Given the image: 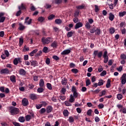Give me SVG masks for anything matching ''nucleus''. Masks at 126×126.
I'll return each mask as SVG.
<instances>
[{
    "instance_id": "obj_59",
    "label": "nucleus",
    "mask_w": 126,
    "mask_h": 126,
    "mask_svg": "<svg viewBox=\"0 0 126 126\" xmlns=\"http://www.w3.org/2000/svg\"><path fill=\"white\" fill-rule=\"evenodd\" d=\"M38 21H39L40 22H43L44 21V17H39L38 18Z\"/></svg>"
},
{
    "instance_id": "obj_29",
    "label": "nucleus",
    "mask_w": 126,
    "mask_h": 126,
    "mask_svg": "<svg viewBox=\"0 0 126 126\" xmlns=\"http://www.w3.org/2000/svg\"><path fill=\"white\" fill-rule=\"evenodd\" d=\"M55 22L56 24H62L63 21L61 19H57L55 20Z\"/></svg>"
},
{
    "instance_id": "obj_4",
    "label": "nucleus",
    "mask_w": 126,
    "mask_h": 126,
    "mask_svg": "<svg viewBox=\"0 0 126 126\" xmlns=\"http://www.w3.org/2000/svg\"><path fill=\"white\" fill-rule=\"evenodd\" d=\"M72 92L73 93V97L74 98H77V97H78V93L76 92V89L75 88V87H72Z\"/></svg>"
},
{
    "instance_id": "obj_44",
    "label": "nucleus",
    "mask_w": 126,
    "mask_h": 126,
    "mask_svg": "<svg viewBox=\"0 0 126 126\" xmlns=\"http://www.w3.org/2000/svg\"><path fill=\"white\" fill-rule=\"evenodd\" d=\"M109 32L111 34H114L115 33V29L114 28H111L109 30Z\"/></svg>"
},
{
    "instance_id": "obj_58",
    "label": "nucleus",
    "mask_w": 126,
    "mask_h": 126,
    "mask_svg": "<svg viewBox=\"0 0 126 126\" xmlns=\"http://www.w3.org/2000/svg\"><path fill=\"white\" fill-rule=\"evenodd\" d=\"M13 63L15 65H17L18 64V61H17V58H15L13 61Z\"/></svg>"
},
{
    "instance_id": "obj_9",
    "label": "nucleus",
    "mask_w": 126,
    "mask_h": 126,
    "mask_svg": "<svg viewBox=\"0 0 126 126\" xmlns=\"http://www.w3.org/2000/svg\"><path fill=\"white\" fill-rule=\"evenodd\" d=\"M8 73H9V70H8V69L7 68L2 69L0 71L1 74H8Z\"/></svg>"
},
{
    "instance_id": "obj_54",
    "label": "nucleus",
    "mask_w": 126,
    "mask_h": 126,
    "mask_svg": "<svg viewBox=\"0 0 126 126\" xmlns=\"http://www.w3.org/2000/svg\"><path fill=\"white\" fill-rule=\"evenodd\" d=\"M43 53L47 54V53H48V47L45 46L43 49Z\"/></svg>"
},
{
    "instance_id": "obj_10",
    "label": "nucleus",
    "mask_w": 126,
    "mask_h": 126,
    "mask_svg": "<svg viewBox=\"0 0 126 126\" xmlns=\"http://www.w3.org/2000/svg\"><path fill=\"white\" fill-rule=\"evenodd\" d=\"M82 26H83V24H82V23H77L75 26V29H78V28H80V27H82Z\"/></svg>"
},
{
    "instance_id": "obj_51",
    "label": "nucleus",
    "mask_w": 126,
    "mask_h": 126,
    "mask_svg": "<svg viewBox=\"0 0 126 126\" xmlns=\"http://www.w3.org/2000/svg\"><path fill=\"white\" fill-rule=\"evenodd\" d=\"M86 86H89V85H90L91 84V82H90V79H87L86 80Z\"/></svg>"
},
{
    "instance_id": "obj_57",
    "label": "nucleus",
    "mask_w": 126,
    "mask_h": 126,
    "mask_svg": "<svg viewBox=\"0 0 126 126\" xmlns=\"http://www.w3.org/2000/svg\"><path fill=\"white\" fill-rule=\"evenodd\" d=\"M41 103L42 107L43 106V107H46V106L48 105V103H47V102L45 101H42Z\"/></svg>"
},
{
    "instance_id": "obj_22",
    "label": "nucleus",
    "mask_w": 126,
    "mask_h": 126,
    "mask_svg": "<svg viewBox=\"0 0 126 126\" xmlns=\"http://www.w3.org/2000/svg\"><path fill=\"white\" fill-rule=\"evenodd\" d=\"M30 97L32 100H36L37 99V95L35 94H31Z\"/></svg>"
},
{
    "instance_id": "obj_36",
    "label": "nucleus",
    "mask_w": 126,
    "mask_h": 126,
    "mask_svg": "<svg viewBox=\"0 0 126 126\" xmlns=\"http://www.w3.org/2000/svg\"><path fill=\"white\" fill-rule=\"evenodd\" d=\"M59 97L60 99H61V100H62L63 101H64V100H65V99H66V97L63 94H61Z\"/></svg>"
},
{
    "instance_id": "obj_7",
    "label": "nucleus",
    "mask_w": 126,
    "mask_h": 126,
    "mask_svg": "<svg viewBox=\"0 0 126 126\" xmlns=\"http://www.w3.org/2000/svg\"><path fill=\"white\" fill-rule=\"evenodd\" d=\"M5 13L3 12L0 13V23H2L4 22L5 20V17H4Z\"/></svg>"
},
{
    "instance_id": "obj_61",
    "label": "nucleus",
    "mask_w": 126,
    "mask_h": 126,
    "mask_svg": "<svg viewBox=\"0 0 126 126\" xmlns=\"http://www.w3.org/2000/svg\"><path fill=\"white\" fill-rule=\"evenodd\" d=\"M21 10H19V11H18L16 14V16H20V15H21Z\"/></svg>"
},
{
    "instance_id": "obj_64",
    "label": "nucleus",
    "mask_w": 126,
    "mask_h": 126,
    "mask_svg": "<svg viewBox=\"0 0 126 126\" xmlns=\"http://www.w3.org/2000/svg\"><path fill=\"white\" fill-rule=\"evenodd\" d=\"M45 112H46V109L45 108H41L40 110V114H43Z\"/></svg>"
},
{
    "instance_id": "obj_32",
    "label": "nucleus",
    "mask_w": 126,
    "mask_h": 126,
    "mask_svg": "<svg viewBox=\"0 0 126 126\" xmlns=\"http://www.w3.org/2000/svg\"><path fill=\"white\" fill-rule=\"evenodd\" d=\"M54 17H56V16L54 14H51L48 16V20H53V19H54Z\"/></svg>"
},
{
    "instance_id": "obj_40",
    "label": "nucleus",
    "mask_w": 126,
    "mask_h": 126,
    "mask_svg": "<svg viewBox=\"0 0 126 126\" xmlns=\"http://www.w3.org/2000/svg\"><path fill=\"white\" fill-rule=\"evenodd\" d=\"M68 121L70 123H73V122H74V119L72 117V116L69 117Z\"/></svg>"
},
{
    "instance_id": "obj_28",
    "label": "nucleus",
    "mask_w": 126,
    "mask_h": 126,
    "mask_svg": "<svg viewBox=\"0 0 126 126\" xmlns=\"http://www.w3.org/2000/svg\"><path fill=\"white\" fill-rule=\"evenodd\" d=\"M18 8L20 9H26V5L25 4L22 3L21 6H19Z\"/></svg>"
},
{
    "instance_id": "obj_49",
    "label": "nucleus",
    "mask_w": 126,
    "mask_h": 126,
    "mask_svg": "<svg viewBox=\"0 0 126 126\" xmlns=\"http://www.w3.org/2000/svg\"><path fill=\"white\" fill-rule=\"evenodd\" d=\"M65 92H66V89L64 88H63L61 90V93H63V95L65 94Z\"/></svg>"
},
{
    "instance_id": "obj_12",
    "label": "nucleus",
    "mask_w": 126,
    "mask_h": 126,
    "mask_svg": "<svg viewBox=\"0 0 126 126\" xmlns=\"http://www.w3.org/2000/svg\"><path fill=\"white\" fill-rule=\"evenodd\" d=\"M19 73L20 75H25L26 74V71L24 69H20L19 71Z\"/></svg>"
},
{
    "instance_id": "obj_15",
    "label": "nucleus",
    "mask_w": 126,
    "mask_h": 126,
    "mask_svg": "<svg viewBox=\"0 0 126 126\" xmlns=\"http://www.w3.org/2000/svg\"><path fill=\"white\" fill-rule=\"evenodd\" d=\"M85 5L84 4H83L81 5L76 6V8L77 9H85Z\"/></svg>"
},
{
    "instance_id": "obj_5",
    "label": "nucleus",
    "mask_w": 126,
    "mask_h": 126,
    "mask_svg": "<svg viewBox=\"0 0 126 126\" xmlns=\"http://www.w3.org/2000/svg\"><path fill=\"white\" fill-rule=\"evenodd\" d=\"M22 104L23 106H24V107H26V106H28L29 105V101H28V99L26 98H24L22 100Z\"/></svg>"
},
{
    "instance_id": "obj_53",
    "label": "nucleus",
    "mask_w": 126,
    "mask_h": 126,
    "mask_svg": "<svg viewBox=\"0 0 126 126\" xmlns=\"http://www.w3.org/2000/svg\"><path fill=\"white\" fill-rule=\"evenodd\" d=\"M95 34L96 35H100V33H101V31L99 29H97L95 30Z\"/></svg>"
},
{
    "instance_id": "obj_35",
    "label": "nucleus",
    "mask_w": 126,
    "mask_h": 126,
    "mask_svg": "<svg viewBox=\"0 0 126 126\" xmlns=\"http://www.w3.org/2000/svg\"><path fill=\"white\" fill-rule=\"evenodd\" d=\"M91 24H90L88 22H87L85 24V27L87 28V29H90L91 28V26L90 25Z\"/></svg>"
},
{
    "instance_id": "obj_16",
    "label": "nucleus",
    "mask_w": 126,
    "mask_h": 126,
    "mask_svg": "<svg viewBox=\"0 0 126 126\" xmlns=\"http://www.w3.org/2000/svg\"><path fill=\"white\" fill-rule=\"evenodd\" d=\"M40 87H44V85H45V82L43 79H41L39 83Z\"/></svg>"
},
{
    "instance_id": "obj_21",
    "label": "nucleus",
    "mask_w": 126,
    "mask_h": 126,
    "mask_svg": "<svg viewBox=\"0 0 126 126\" xmlns=\"http://www.w3.org/2000/svg\"><path fill=\"white\" fill-rule=\"evenodd\" d=\"M67 83V79L65 78H63L62 80V85H66Z\"/></svg>"
},
{
    "instance_id": "obj_11",
    "label": "nucleus",
    "mask_w": 126,
    "mask_h": 126,
    "mask_svg": "<svg viewBox=\"0 0 126 126\" xmlns=\"http://www.w3.org/2000/svg\"><path fill=\"white\" fill-rule=\"evenodd\" d=\"M10 80L12 83H15L16 82V77L14 75H12L10 77Z\"/></svg>"
},
{
    "instance_id": "obj_38",
    "label": "nucleus",
    "mask_w": 126,
    "mask_h": 126,
    "mask_svg": "<svg viewBox=\"0 0 126 126\" xmlns=\"http://www.w3.org/2000/svg\"><path fill=\"white\" fill-rule=\"evenodd\" d=\"M120 112H122L123 114H126V108L125 107H122L121 108Z\"/></svg>"
},
{
    "instance_id": "obj_24",
    "label": "nucleus",
    "mask_w": 126,
    "mask_h": 126,
    "mask_svg": "<svg viewBox=\"0 0 126 126\" xmlns=\"http://www.w3.org/2000/svg\"><path fill=\"white\" fill-rule=\"evenodd\" d=\"M31 65H32V66H33L34 67H35V66H37V64H38V63H37V61H32L31 62Z\"/></svg>"
},
{
    "instance_id": "obj_55",
    "label": "nucleus",
    "mask_w": 126,
    "mask_h": 126,
    "mask_svg": "<svg viewBox=\"0 0 126 126\" xmlns=\"http://www.w3.org/2000/svg\"><path fill=\"white\" fill-rule=\"evenodd\" d=\"M94 11L95 12H98L99 11V7L97 5H94Z\"/></svg>"
},
{
    "instance_id": "obj_26",
    "label": "nucleus",
    "mask_w": 126,
    "mask_h": 126,
    "mask_svg": "<svg viewBox=\"0 0 126 126\" xmlns=\"http://www.w3.org/2000/svg\"><path fill=\"white\" fill-rule=\"evenodd\" d=\"M111 87V80L110 79H108L107 83L106 84V88H110Z\"/></svg>"
},
{
    "instance_id": "obj_52",
    "label": "nucleus",
    "mask_w": 126,
    "mask_h": 126,
    "mask_svg": "<svg viewBox=\"0 0 126 126\" xmlns=\"http://www.w3.org/2000/svg\"><path fill=\"white\" fill-rule=\"evenodd\" d=\"M45 63L46 64H49L51 63V61L50 60V58H47L45 60Z\"/></svg>"
},
{
    "instance_id": "obj_47",
    "label": "nucleus",
    "mask_w": 126,
    "mask_h": 126,
    "mask_svg": "<svg viewBox=\"0 0 126 126\" xmlns=\"http://www.w3.org/2000/svg\"><path fill=\"white\" fill-rule=\"evenodd\" d=\"M104 58V63H108V61H109V57L107 56L106 57Z\"/></svg>"
},
{
    "instance_id": "obj_39",
    "label": "nucleus",
    "mask_w": 126,
    "mask_h": 126,
    "mask_svg": "<svg viewBox=\"0 0 126 126\" xmlns=\"http://www.w3.org/2000/svg\"><path fill=\"white\" fill-rule=\"evenodd\" d=\"M117 97L118 100H122V99H123V95L121 94H117Z\"/></svg>"
},
{
    "instance_id": "obj_2",
    "label": "nucleus",
    "mask_w": 126,
    "mask_h": 126,
    "mask_svg": "<svg viewBox=\"0 0 126 126\" xmlns=\"http://www.w3.org/2000/svg\"><path fill=\"white\" fill-rule=\"evenodd\" d=\"M51 39L52 38L51 37H47V38L42 37V42L44 45L46 44H50Z\"/></svg>"
},
{
    "instance_id": "obj_60",
    "label": "nucleus",
    "mask_w": 126,
    "mask_h": 126,
    "mask_svg": "<svg viewBox=\"0 0 126 126\" xmlns=\"http://www.w3.org/2000/svg\"><path fill=\"white\" fill-rule=\"evenodd\" d=\"M92 113V110L90 109L87 112V115H88V116H91V114Z\"/></svg>"
},
{
    "instance_id": "obj_62",
    "label": "nucleus",
    "mask_w": 126,
    "mask_h": 126,
    "mask_svg": "<svg viewBox=\"0 0 126 126\" xmlns=\"http://www.w3.org/2000/svg\"><path fill=\"white\" fill-rule=\"evenodd\" d=\"M88 21L90 24H92L94 23V20L93 19H88Z\"/></svg>"
},
{
    "instance_id": "obj_37",
    "label": "nucleus",
    "mask_w": 126,
    "mask_h": 126,
    "mask_svg": "<svg viewBox=\"0 0 126 126\" xmlns=\"http://www.w3.org/2000/svg\"><path fill=\"white\" fill-rule=\"evenodd\" d=\"M30 120H31V115H27V116H26V121L27 122H29V121H30Z\"/></svg>"
},
{
    "instance_id": "obj_45",
    "label": "nucleus",
    "mask_w": 126,
    "mask_h": 126,
    "mask_svg": "<svg viewBox=\"0 0 126 126\" xmlns=\"http://www.w3.org/2000/svg\"><path fill=\"white\" fill-rule=\"evenodd\" d=\"M120 58H121V60H126V55L125 54H121L120 56Z\"/></svg>"
},
{
    "instance_id": "obj_56",
    "label": "nucleus",
    "mask_w": 126,
    "mask_h": 126,
    "mask_svg": "<svg viewBox=\"0 0 126 126\" xmlns=\"http://www.w3.org/2000/svg\"><path fill=\"white\" fill-rule=\"evenodd\" d=\"M73 22H74V23H77V22H78V18L75 17V18H74L73 19Z\"/></svg>"
},
{
    "instance_id": "obj_63",
    "label": "nucleus",
    "mask_w": 126,
    "mask_h": 126,
    "mask_svg": "<svg viewBox=\"0 0 126 126\" xmlns=\"http://www.w3.org/2000/svg\"><path fill=\"white\" fill-rule=\"evenodd\" d=\"M13 125L15 126H20V124L15 122H12Z\"/></svg>"
},
{
    "instance_id": "obj_25",
    "label": "nucleus",
    "mask_w": 126,
    "mask_h": 126,
    "mask_svg": "<svg viewBox=\"0 0 126 126\" xmlns=\"http://www.w3.org/2000/svg\"><path fill=\"white\" fill-rule=\"evenodd\" d=\"M58 45V42L57 41H54L53 42H52L51 44V46L52 47V48H57V46Z\"/></svg>"
},
{
    "instance_id": "obj_33",
    "label": "nucleus",
    "mask_w": 126,
    "mask_h": 126,
    "mask_svg": "<svg viewBox=\"0 0 126 126\" xmlns=\"http://www.w3.org/2000/svg\"><path fill=\"white\" fill-rule=\"evenodd\" d=\"M19 121L20 123H24L25 122V119L24 117L21 116L19 118Z\"/></svg>"
},
{
    "instance_id": "obj_43",
    "label": "nucleus",
    "mask_w": 126,
    "mask_h": 126,
    "mask_svg": "<svg viewBox=\"0 0 126 126\" xmlns=\"http://www.w3.org/2000/svg\"><path fill=\"white\" fill-rule=\"evenodd\" d=\"M71 71L73 72V73L76 74V73L78 72V70H77L76 68H73L71 69Z\"/></svg>"
},
{
    "instance_id": "obj_31",
    "label": "nucleus",
    "mask_w": 126,
    "mask_h": 126,
    "mask_svg": "<svg viewBox=\"0 0 126 126\" xmlns=\"http://www.w3.org/2000/svg\"><path fill=\"white\" fill-rule=\"evenodd\" d=\"M46 86L49 90H53V87H52V84L50 83H47L46 84Z\"/></svg>"
},
{
    "instance_id": "obj_41",
    "label": "nucleus",
    "mask_w": 126,
    "mask_h": 126,
    "mask_svg": "<svg viewBox=\"0 0 126 126\" xmlns=\"http://www.w3.org/2000/svg\"><path fill=\"white\" fill-rule=\"evenodd\" d=\"M37 91L38 93H42L44 91V89L43 88H39L37 89Z\"/></svg>"
},
{
    "instance_id": "obj_50",
    "label": "nucleus",
    "mask_w": 126,
    "mask_h": 126,
    "mask_svg": "<svg viewBox=\"0 0 126 126\" xmlns=\"http://www.w3.org/2000/svg\"><path fill=\"white\" fill-rule=\"evenodd\" d=\"M65 105L67 106H72V104L70 103V102L69 101H65Z\"/></svg>"
},
{
    "instance_id": "obj_20",
    "label": "nucleus",
    "mask_w": 126,
    "mask_h": 126,
    "mask_svg": "<svg viewBox=\"0 0 126 126\" xmlns=\"http://www.w3.org/2000/svg\"><path fill=\"white\" fill-rule=\"evenodd\" d=\"M125 15H126V11H124L123 12H120L119 13V16L120 17H124V16H125Z\"/></svg>"
},
{
    "instance_id": "obj_48",
    "label": "nucleus",
    "mask_w": 126,
    "mask_h": 126,
    "mask_svg": "<svg viewBox=\"0 0 126 126\" xmlns=\"http://www.w3.org/2000/svg\"><path fill=\"white\" fill-rule=\"evenodd\" d=\"M90 33H95L96 32V27H94L93 29L90 30Z\"/></svg>"
},
{
    "instance_id": "obj_1",
    "label": "nucleus",
    "mask_w": 126,
    "mask_h": 126,
    "mask_svg": "<svg viewBox=\"0 0 126 126\" xmlns=\"http://www.w3.org/2000/svg\"><path fill=\"white\" fill-rule=\"evenodd\" d=\"M10 112L12 116L18 115L19 114V109L14 107H10Z\"/></svg>"
},
{
    "instance_id": "obj_34",
    "label": "nucleus",
    "mask_w": 126,
    "mask_h": 126,
    "mask_svg": "<svg viewBox=\"0 0 126 126\" xmlns=\"http://www.w3.org/2000/svg\"><path fill=\"white\" fill-rule=\"evenodd\" d=\"M98 86H102L104 84V80L101 79L98 80V83H97Z\"/></svg>"
},
{
    "instance_id": "obj_17",
    "label": "nucleus",
    "mask_w": 126,
    "mask_h": 126,
    "mask_svg": "<svg viewBox=\"0 0 126 126\" xmlns=\"http://www.w3.org/2000/svg\"><path fill=\"white\" fill-rule=\"evenodd\" d=\"M19 27L18 29L20 30V31H22V30H24V29H25V26L23 25V24H21V23H20L19 24Z\"/></svg>"
},
{
    "instance_id": "obj_6",
    "label": "nucleus",
    "mask_w": 126,
    "mask_h": 126,
    "mask_svg": "<svg viewBox=\"0 0 126 126\" xmlns=\"http://www.w3.org/2000/svg\"><path fill=\"white\" fill-rule=\"evenodd\" d=\"M121 84L124 85L125 83H126V74L124 73L123 74L122 77H121Z\"/></svg>"
},
{
    "instance_id": "obj_27",
    "label": "nucleus",
    "mask_w": 126,
    "mask_h": 126,
    "mask_svg": "<svg viewBox=\"0 0 126 126\" xmlns=\"http://www.w3.org/2000/svg\"><path fill=\"white\" fill-rule=\"evenodd\" d=\"M74 96L72 94H70V98L69 99V101L70 103H73L74 102Z\"/></svg>"
},
{
    "instance_id": "obj_23",
    "label": "nucleus",
    "mask_w": 126,
    "mask_h": 126,
    "mask_svg": "<svg viewBox=\"0 0 126 126\" xmlns=\"http://www.w3.org/2000/svg\"><path fill=\"white\" fill-rule=\"evenodd\" d=\"M73 34H74V32H72V31H71V32H68L67 33V34H66L67 37L68 38H69V37H72V35H73Z\"/></svg>"
},
{
    "instance_id": "obj_14",
    "label": "nucleus",
    "mask_w": 126,
    "mask_h": 126,
    "mask_svg": "<svg viewBox=\"0 0 126 126\" xmlns=\"http://www.w3.org/2000/svg\"><path fill=\"white\" fill-rule=\"evenodd\" d=\"M63 115L64 117H68V115H69V112L67 109H65L63 111Z\"/></svg>"
},
{
    "instance_id": "obj_13",
    "label": "nucleus",
    "mask_w": 126,
    "mask_h": 126,
    "mask_svg": "<svg viewBox=\"0 0 126 126\" xmlns=\"http://www.w3.org/2000/svg\"><path fill=\"white\" fill-rule=\"evenodd\" d=\"M70 53V50L66 49L62 52V55H68V54H69Z\"/></svg>"
},
{
    "instance_id": "obj_46",
    "label": "nucleus",
    "mask_w": 126,
    "mask_h": 126,
    "mask_svg": "<svg viewBox=\"0 0 126 126\" xmlns=\"http://www.w3.org/2000/svg\"><path fill=\"white\" fill-rule=\"evenodd\" d=\"M107 74V71L103 70L100 74V76H105Z\"/></svg>"
},
{
    "instance_id": "obj_8",
    "label": "nucleus",
    "mask_w": 126,
    "mask_h": 126,
    "mask_svg": "<svg viewBox=\"0 0 126 126\" xmlns=\"http://www.w3.org/2000/svg\"><path fill=\"white\" fill-rule=\"evenodd\" d=\"M32 23V19H29V17H27L25 19V24L27 25H30Z\"/></svg>"
},
{
    "instance_id": "obj_3",
    "label": "nucleus",
    "mask_w": 126,
    "mask_h": 126,
    "mask_svg": "<svg viewBox=\"0 0 126 126\" xmlns=\"http://www.w3.org/2000/svg\"><path fill=\"white\" fill-rule=\"evenodd\" d=\"M94 55L95 57L97 55V58H99V59H101V58H102V56H103V52L102 51H100L98 53V50H95L94 52Z\"/></svg>"
},
{
    "instance_id": "obj_42",
    "label": "nucleus",
    "mask_w": 126,
    "mask_h": 126,
    "mask_svg": "<svg viewBox=\"0 0 126 126\" xmlns=\"http://www.w3.org/2000/svg\"><path fill=\"white\" fill-rule=\"evenodd\" d=\"M23 42H24L23 38H22V37L20 38H19V45H20V46H22V45L23 44Z\"/></svg>"
},
{
    "instance_id": "obj_18",
    "label": "nucleus",
    "mask_w": 126,
    "mask_h": 126,
    "mask_svg": "<svg viewBox=\"0 0 126 126\" xmlns=\"http://www.w3.org/2000/svg\"><path fill=\"white\" fill-rule=\"evenodd\" d=\"M115 18V15L113 14L112 13H109V19L110 20V21H113Z\"/></svg>"
},
{
    "instance_id": "obj_19",
    "label": "nucleus",
    "mask_w": 126,
    "mask_h": 126,
    "mask_svg": "<svg viewBox=\"0 0 126 126\" xmlns=\"http://www.w3.org/2000/svg\"><path fill=\"white\" fill-rule=\"evenodd\" d=\"M38 52V49H34V50H33L32 52H31L30 54L29 55L31 57H33V56H34V55H35V54H36V52Z\"/></svg>"
},
{
    "instance_id": "obj_30",
    "label": "nucleus",
    "mask_w": 126,
    "mask_h": 126,
    "mask_svg": "<svg viewBox=\"0 0 126 126\" xmlns=\"http://www.w3.org/2000/svg\"><path fill=\"white\" fill-rule=\"evenodd\" d=\"M52 110H53V108L51 106H48L46 109V111L48 113H51Z\"/></svg>"
}]
</instances>
